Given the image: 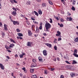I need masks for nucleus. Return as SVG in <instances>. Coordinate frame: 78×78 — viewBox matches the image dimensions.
<instances>
[{"instance_id":"nucleus-40","label":"nucleus","mask_w":78,"mask_h":78,"mask_svg":"<svg viewBox=\"0 0 78 78\" xmlns=\"http://www.w3.org/2000/svg\"><path fill=\"white\" fill-rule=\"evenodd\" d=\"M12 9H13V10H14V11H16H16H17V10H16V8H14V7H13L12 8Z\"/></svg>"},{"instance_id":"nucleus-56","label":"nucleus","mask_w":78,"mask_h":78,"mask_svg":"<svg viewBox=\"0 0 78 78\" xmlns=\"http://www.w3.org/2000/svg\"><path fill=\"white\" fill-rule=\"evenodd\" d=\"M21 16L22 17H25V16H24V15H21Z\"/></svg>"},{"instance_id":"nucleus-54","label":"nucleus","mask_w":78,"mask_h":78,"mask_svg":"<svg viewBox=\"0 0 78 78\" xmlns=\"http://www.w3.org/2000/svg\"><path fill=\"white\" fill-rule=\"evenodd\" d=\"M23 70H24V71H25L26 70H25V67H23V68H22Z\"/></svg>"},{"instance_id":"nucleus-13","label":"nucleus","mask_w":78,"mask_h":78,"mask_svg":"<svg viewBox=\"0 0 78 78\" xmlns=\"http://www.w3.org/2000/svg\"><path fill=\"white\" fill-rule=\"evenodd\" d=\"M14 44H10V45L9 46L10 48H13V47L14 46Z\"/></svg>"},{"instance_id":"nucleus-29","label":"nucleus","mask_w":78,"mask_h":78,"mask_svg":"<svg viewBox=\"0 0 78 78\" xmlns=\"http://www.w3.org/2000/svg\"><path fill=\"white\" fill-rule=\"evenodd\" d=\"M48 3H49V4H50V5H53V3L52 2H51V1H48Z\"/></svg>"},{"instance_id":"nucleus-60","label":"nucleus","mask_w":78,"mask_h":78,"mask_svg":"<svg viewBox=\"0 0 78 78\" xmlns=\"http://www.w3.org/2000/svg\"><path fill=\"white\" fill-rule=\"evenodd\" d=\"M27 25H30V23L28 21H27Z\"/></svg>"},{"instance_id":"nucleus-27","label":"nucleus","mask_w":78,"mask_h":78,"mask_svg":"<svg viewBox=\"0 0 78 78\" xmlns=\"http://www.w3.org/2000/svg\"><path fill=\"white\" fill-rule=\"evenodd\" d=\"M73 55L75 56V57H76V58H78V55L76 54H73Z\"/></svg>"},{"instance_id":"nucleus-9","label":"nucleus","mask_w":78,"mask_h":78,"mask_svg":"<svg viewBox=\"0 0 78 78\" xmlns=\"http://www.w3.org/2000/svg\"><path fill=\"white\" fill-rule=\"evenodd\" d=\"M72 20V18L71 17H67L66 18V20H67V21H71Z\"/></svg>"},{"instance_id":"nucleus-64","label":"nucleus","mask_w":78,"mask_h":78,"mask_svg":"<svg viewBox=\"0 0 78 78\" xmlns=\"http://www.w3.org/2000/svg\"><path fill=\"white\" fill-rule=\"evenodd\" d=\"M57 59L58 61H60V58H57Z\"/></svg>"},{"instance_id":"nucleus-5","label":"nucleus","mask_w":78,"mask_h":78,"mask_svg":"<svg viewBox=\"0 0 78 78\" xmlns=\"http://www.w3.org/2000/svg\"><path fill=\"white\" fill-rule=\"evenodd\" d=\"M28 35L29 36H32V32H31V31L30 30H28Z\"/></svg>"},{"instance_id":"nucleus-10","label":"nucleus","mask_w":78,"mask_h":78,"mask_svg":"<svg viewBox=\"0 0 78 78\" xmlns=\"http://www.w3.org/2000/svg\"><path fill=\"white\" fill-rule=\"evenodd\" d=\"M0 67L2 70H4V66L2 63L0 64Z\"/></svg>"},{"instance_id":"nucleus-8","label":"nucleus","mask_w":78,"mask_h":78,"mask_svg":"<svg viewBox=\"0 0 78 78\" xmlns=\"http://www.w3.org/2000/svg\"><path fill=\"white\" fill-rule=\"evenodd\" d=\"M45 45H47L48 47H49V48H51V44L49 43H45Z\"/></svg>"},{"instance_id":"nucleus-61","label":"nucleus","mask_w":78,"mask_h":78,"mask_svg":"<svg viewBox=\"0 0 78 78\" xmlns=\"http://www.w3.org/2000/svg\"><path fill=\"white\" fill-rule=\"evenodd\" d=\"M2 36H5V33L2 32Z\"/></svg>"},{"instance_id":"nucleus-50","label":"nucleus","mask_w":78,"mask_h":78,"mask_svg":"<svg viewBox=\"0 0 78 78\" xmlns=\"http://www.w3.org/2000/svg\"><path fill=\"white\" fill-rule=\"evenodd\" d=\"M31 19L32 20H35V19H34V18L32 17L31 18Z\"/></svg>"},{"instance_id":"nucleus-42","label":"nucleus","mask_w":78,"mask_h":78,"mask_svg":"<svg viewBox=\"0 0 78 78\" xmlns=\"http://www.w3.org/2000/svg\"><path fill=\"white\" fill-rule=\"evenodd\" d=\"M62 39L61 38V37L60 38L59 37L58 38V41H61Z\"/></svg>"},{"instance_id":"nucleus-16","label":"nucleus","mask_w":78,"mask_h":78,"mask_svg":"<svg viewBox=\"0 0 78 78\" xmlns=\"http://www.w3.org/2000/svg\"><path fill=\"white\" fill-rule=\"evenodd\" d=\"M10 40L11 42H12L13 43H14V44H16V42H15L14 41L13 39H12V38L10 39Z\"/></svg>"},{"instance_id":"nucleus-48","label":"nucleus","mask_w":78,"mask_h":78,"mask_svg":"<svg viewBox=\"0 0 78 78\" xmlns=\"http://www.w3.org/2000/svg\"><path fill=\"white\" fill-rule=\"evenodd\" d=\"M39 25L40 26H42V23L41 22L40 23Z\"/></svg>"},{"instance_id":"nucleus-53","label":"nucleus","mask_w":78,"mask_h":78,"mask_svg":"<svg viewBox=\"0 0 78 78\" xmlns=\"http://www.w3.org/2000/svg\"><path fill=\"white\" fill-rule=\"evenodd\" d=\"M6 58L8 59H10V58H9V56H6Z\"/></svg>"},{"instance_id":"nucleus-15","label":"nucleus","mask_w":78,"mask_h":78,"mask_svg":"<svg viewBox=\"0 0 78 78\" xmlns=\"http://www.w3.org/2000/svg\"><path fill=\"white\" fill-rule=\"evenodd\" d=\"M12 15H13V16H16V12L14 11H13L12 13Z\"/></svg>"},{"instance_id":"nucleus-7","label":"nucleus","mask_w":78,"mask_h":78,"mask_svg":"<svg viewBox=\"0 0 78 78\" xmlns=\"http://www.w3.org/2000/svg\"><path fill=\"white\" fill-rule=\"evenodd\" d=\"M43 53L44 56H47V51L46 50H44L43 51Z\"/></svg>"},{"instance_id":"nucleus-55","label":"nucleus","mask_w":78,"mask_h":78,"mask_svg":"<svg viewBox=\"0 0 78 78\" xmlns=\"http://www.w3.org/2000/svg\"><path fill=\"white\" fill-rule=\"evenodd\" d=\"M26 54L25 53H23V54H22V55H23V56H25Z\"/></svg>"},{"instance_id":"nucleus-35","label":"nucleus","mask_w":78,"mask_h":78,"mask_svg":"<svg viewBox=\"0 0 78 78\" xmlns=\"http://www.w3.org/2000/svg\"><path fill=\"white\" fill-rule=\"evenodd\" d=\"M49 19L50 20V21H49L50 23H52L53 22V21H52V19H51V18H50Z\"/></svg>"},{"instance_id":"nucleus-20","label":"nucleus","mask_w":78,"mask_h":78,"mask_svg":"<svg viewBox=\"0 0 78 78\" xmlns=\"http://www.w3.org/2000/svg\"><path fill=\"white\" fill-rule=\"evenodd\" d=\"M70 75L71 76V77H73V76H75V73H73L72 74H71Z\"/></svg>"},{"instance_id":"nucleus-21","label":"nucleus","mask_w":78,"mask_h":78,"mask_svg":"<svg viewBox=\"0 0 78 78\" xmlns=\"http://www.w3.org/2000/svg\"><path fill=\"white\" fill-rule=\"evenodd\" d=\"M33 22L34 23V24H37V25H38L39 24V23L36 21H34Z\"/></svg>"},{"instance_id":"nucleus-18","label":"nucleus","mask_w":78,"mask_h":78,"mask_svg":"<svg viewBox=\"0 0 78 78\" xmlns=\"http://www.w3.org/2000/svg\"><path fill=\"white\" fill-rule=\"evenodd\" d=\"M39 32V28L37 27H36V30L35 31V32L37 33H38Z\"/></svg>"},{"instance_id":"nucleus-14","label":"nucleus","mask_w":78,"mask_h":78,"mask_svg":"<svg viewBox=\"0 0 78 78\" xmlns=\"http://www.w3.org/2000/svg\"><path fill=\"white\" fill-rule=\"evenodd\" d=\"M38 59L39 61H40V62H42V58L41 57H38Z\"/></svg>"},{"instance_id":"nucleus-57","label":"nucleus","mask_w":78,"mask_h":78,"mask_svg":"<svg viewBox=\"0 0 78 78\" xmlns=\"http://www.w3.org/2000/svg\"><path fill=\"white\" fill-rule=\"evenodd\" d=\"M33 62H36V60L34 59L33 60Z\"/></svg>"},{"instance_id":"nucleus-11","label":"nucleus","mask_w":78,"mask_h":78,"mask_svg":"<svg viewBox=\"0 0 78 78\" xmlns=\"http://www.w3.org/2000/svg\"><path fill=\"white\" fill-rule=\"evenodd\" d=\"M4 29L5 30V31H7V30H8V28H7V25L4 24Z\"/></svg>"},{"instance_id":"nucleus-22","label":"nucleus","mask_w":78,"mask_h":78,"mask_svg":"<svg viewBox=\"0 0 78 78\" xmlns=\"http://www.w3.org/2000/svg\"><path fill=\"white\" fill-rule=\"evenodd\" d=\"M27 46L29 47H31V43H30V42H28L27 43Z\"/></svg>"},{"instance_id":"nucleus-33","label":"nucleus","mask_w":78,"mask_h":78,"mask_svg":"<svg viewBox=\"0 0 78 78\" xmlns=\"http://www.w3.org/2000/svg\"><path fill=\"white\" fill-rule=\"evenodd\" d=\"M74 53L75 54H76L77 53V50L76 49L74 50Z\"/></svg>"},{"instance_id":"nucleus-41","label":"nucleus","mask_w":78,"mask_h":78,"mask_svg":"<svg viewBox=\"0 0 78 78\" xmlns=\"http://www.w3.org/2000/svg\"><path fill=\"white\" fill-rule=\"evenodd\" d=\"M20 58H22L23 57V55H22V54L20 55Z\"/></svg>"},{"instance_id":"nucleus-31","label":"nucleus","mask_w":78,"mask_h":78,"mask_svg":"<svg viewBox=\"0 0 78 78\" xmlns=\"http://www.w3.org/2000/svg\"><path fill=\"white\" fill-rule=\"evenodd\" d=\"M60 21L61 22H64V20L62 18H61L60 19Z\"/></svg>"},{"instance_id":"nucleus-43","label":"nucleus","mask_w":78,"mask_h":78,"mask_svg":"<svg viewBox=\"0 0 78 78\" xmlns=\"http://www.w3.org/2000/svg\"><path fill=\"white\" fill-rule=\"evenodd\" d=\"M43 36H47V34L46 33H44L43 34Z\"/></svg>"},{"instance_id":"nucleus-12","label":"nucleus","mask_w":78,"mask_h":78,"mask_svg":"<svg viewBox=\"0 0 78 78\" xmlns=\"http://www.w3.org/2000/svg\"><path fill=\"white\" fill-rule=\"evenodd\" d=\"M38 11L39 14H40V15H41L42 14V12L41 11V10H40V9L38 10Z\"/></svg>"},{"instance_id":"nucleus-25","label":"nucleus","mask_w":78,"mask_h":78,"mask_svg":"<svg viewBox=\"0 0 78 78\" xmlns=\"http://www.w3.org/2000/svg\"><path fill=\"white\" fill-rule=\"evenodd\" d=\"M34 13H35V15H36L37 16H39V14L37 13V12H36V11H34Z\"/></svg>"},{"instance_id":"nucleus-34","label":"nucleus","mask_w":78,"mask_h":78,"mask_svg":"<svg viewBox=\"0 0 78 78\" xmlns=\"http://www.w3.org/2000/svg\"><path fill=\"white\" fill-rule=\"evenodd\" d=\"M35 27V26L34 25H32V30H33V28Z\"/></svg>"},{"instance_id":"nucleus-47","label":"nucleus","mask_w":78,"mask_h":78,"mask_svg":"<svg viewBox=\"0 0 78 78\" xmlns=\"http://www.w3.org/2000/svg\"><path fill=\"white\" fill-rule=\"evenodd\" d=\"M60 27H63V25L62 24H61L60 25Z\"/></svg>"},{"instance_id":"nucleus-1","label":"nucleus","mask_w":78,"mask_h":78,"mask_svg":"<svg viewBox=\"0 0 78 78\" xmlns=\"http://www.w3.org/2000/svg\"><path fill=\"white\" fill-rule=\"evenodd\" d=\"M45 27L46 30V31L49 32V30H48V29H50L51 28V24L47 22H46L45 24Z\"/></svg>"},{"instance_id":"nucleus-62","label":"nucleus","mask_w":78,"mask_h":78,"mask_svg":"<svg viewBox=\"0 0 78 78\" xmlns=\"http://www.w3.org/2000/svg\"><path fill=\"white\" fill-rule=\"evenodd\" d=\"M73 3L74 4H75V1H73Z\"/></svg>"},{"instance_id":"nucleus-23","label":"nucleus","mask_w":78,"mask_h":78,"mask_svg":"<svg viewBox=\"0 0 78 78\" xmlns=\"http://www.w3.org/2000/svg\"><path fill=\"white\" fill-rule=\"evenodd\" d=\"M30 72L31 73H33L34 72V69H30Z\"/></svg>"},{"instance_id":"nucleus-17","label":"nucleus","mask_w":78,"mask_h":78,"mask_svg":"<svg viewBox=\"0 0 78 78\" xmlns=\"http://www.w3.org/2000/svg\"><path fill=\"white\" fill-rule=\"evenodd\" d=\"M77 62H76V61L75 60H73V62H72V64H77Z\"/></svg>"},{"instance_id":"nucleus-26","label":"nucleus","mask_w":78,"mask_h":78,"mask_svg":"<svg viewBox=\"0 0 78 78\" xmlns=\"http://www.w3.org/2000/svg\"><path fill=\"white\" fill-rule=\"evenodd\" d=\"M31 2H30V1H28L27 3V5H30V3Z\"/></svg>"},{"instance_id":"nucleus-51","label":"nucleus","mask_w":78,"mask_h":78,"mask_svg":"<svg viewBox=\"0 0 78 78\" xmlns=\"http://www.w3.org/2000/svg\"><path fill=\"white\" fill-rule=\"evenodd\" d=\"M57 20H59V18H58V17H56L55 18Z\"/></svg>"},{"instance_id":"nucleus-6","label":"nucleus","mask_w":78,"mask_h":78,"mask_svg":"<svg viewBox=\"0 0 78 78\" xmlns=\"http://www.w3.org/2000/svg\"><path fill=\"white\" fill-rule=\"evenodd\" d=\"M13 25H16V24H17V25H19V22L18 21H13Z\"/></svg>"},{"instance_id":"nucleus-52","label":"nucleus","mask_w":78,"mask_h":78,"mask_svg":"<svg viewBox=\"0 0 78 78\" xmlns=\"http://www.w3.org/2000/svg\"><path fill=\"white\" fill-rule=\"evenodd\" d=\"M36 1H37V2H41V0H36Z\"/></svg>"},{"instance_id":"nucleus-38","label":"nucleus","mask_w":78,"mask_h":78,"mask_svg":"<svg viewBox=\"0 0 78 78\" xmlns=\"http://www.w3.org/2000/svg\"><path fill=\"white\" fill-rule=\"evenodd\" d=\"M72 9L73 10V11H75V9L74 7H73V6H72Z\"/></svg>"},{"instance_id":"nucleus-37","label":"nucleus","mask_w":78,"mask_h":78,"mask_svg":"<svg viewBox=\"0 0 78 78\" xmlns=\"http://www.w3.org/2000/svg\"><path fill=\"white\" fill-rule=\"evenodd\" d=\"M54 48L55 50H57V47L56 46H54Z\"/></svg>"},{"instance_id":"nucleus-39","label":"nucleus","mask_w":78,"mask_h":78,"mask_svg":"<svg viewBox=\"0 0 78 78\" xmlns=\"http://www.w3.org/2000/svg\"><path fill=\"white\" fill-rule=\"evenodd\" d=\"M65 62H66V63H67V64H70V63L67 61H65Z\"/></svg>"},{"instance_id":"nucleus-36","label":"nucleus","mask_w":78,"mask_h":78,"mask_svg":"<svg viewBox=\"0 0 78 78\" xmlns=\"http://www.w3.org/2000/svg\"><path fill=\"white\" fill-rule=\"evenodd\" d=\"M33 76L34 78H37V77L36 75H33Z\"/></svg>"},{"instance_id":"nucleus-19","label":"nucleus","mask_w":78,"mask_h":78,"mask_svg":"<svg viewBox=\"0 0 78 78\" xmlns=\"http://www.w3.org/2000/svg\"><path fill=\"white\" fill-rule=\"evenodd\" d=\"M74 41L75 42H78V37L76 38Z\"/></svg>"},{"instance_id":"nucleus-46","label":"nucleus","mask_w":78,"mask_h":78,"mask_svg":"<svg viewBox=\"0 0 78 78\" xmlns=\"http://www.w3.org/2000/svg\"><path fill=\"white\" fill-rule=\"evenodd\" d=\"M55 70V68H51V71H53V70Z\"/></svg>"},{"instance_id":"nucleus-2","label":"nucleus","mask_w":78,"mask_h":78,"mask_svg":"<svg viewBox=\"0 0 78 78\" xmlns=\"http://www.w3.org/2000/svg\"><path fill=\"white\" fill-rule=\"evenodd\" d=\"M10 2L12 3V4H14V3H17V0H9Z\"/></svg>"},{"instance_id":"nucleus-3","label":"nucleus","mask_w":78,"mask_h":78,"mask_svg":"<svg viewBox=\"0 0 78 78\" xmlns=\"http://www.w3.org/2000/svg\"><path fill=\"white\" fill-rule=\"evenodd\" d=\"M57 34H56V36H59L60 37H61V32L59 31H57Z\"/></svg>"},{"instance_id":"nucleus-49","label":"nucleus","mask_w":78,"mask_h":78,"mask_svg":"<svg viewBox=\"0 0 78 78\" xmlns=\"http://www.w3.org/2000/svg\"><path fill=\"white\" fill-rule=\"evenodd\" d=\"M67 14L69 15V16H70L71 15V14H70V13H69V12H67Z\"/></svg>"},{"instance_id":"nucleus-32","label":"nucleus","mask_w":78,"mask_h":78,"mask_svg":"<svg viewBox=\"0 0 78 78\" xmlns=\"http://www.w3.org/2000/svg\"><path fill=\"white\" fill-rule=\"evenodd\" d=\"M44 72L45 74H47V73H48V72H47V70H44Z\"/></svg>"},{"instance_id":"nucleus-24","label":"nucleus","mask_w":78,"mask_h":78,"mask_svg":"<svg viewBox=\"0 0 78 78\" xmlns=\"http://www.w3.org/2000/svg\"><path fill=\"white\" fill-rule=\"evenodd\" d=\"M42 7H45L46 6V4L45 3H43L42 4Z\"/></svg>"},{"instance_id":"nucleus-4","label":"nucleus","mask_w":78,"mask_h":78,"mask_svg":"<svg viewBox=\"0 0 78 78\" xmlns=\"http://www.w3.org/2000/svg\"><path fill=\"white\" fill-rule=\"evenodd\" d=\"M36 65L37 64L35 62L32 63L31 64V67H36Z\"/></svg>"},{"instance_id":"nucleus-44","label":"nucleus","mask_w":78,"mask_h":78,"mask_svg":"<svg viewBox=\"0 0 78 78\" xmlns=\"http://www.w3.org/2000/svg\"><path fill=\"white\" fill-rule=\"evenodd\" d=\"M16 31L17 32H20V30L19 29H17Z\"/></svg>"},{"instance_id":"nucleus-59","label":"nucleus","mask_w":78,"mask_h":78,"mask_svg":"<svg viewBox=\"0 0 78 78\" xmlns=\"http://www.w3.org/2000/svg\"><path fill=\"white\" fill-rule=\"evenodd\" d=\"M60 78H64V76L62 75H61L60 76Z\"/></svg>"},{"instance_id":"nucleus-28","label":"nucleus","mask_w":78,"mask_h":78,"mask_svg":"<svg viewBox=\"0 0 78 78\" xmlns=\"http://www.w3.org/2000/svg\"><path fill=\"white\" fill-rule=\"evenodd\" d=\"M5 47L6 48L7 50H8V48H10V47H9L8 46L6 45H5Z\"/></svg>"},{"instance_id":"nucleus-63","label":"nucleus","mask_w":78,"mask_h":78,"mask_svg":"<svg viewBox=\"0 0 78 78\" xmlns=\"http://www.w3.org/2000/svg\"><path fill=\"white\" fill-rule=\"evenodd\" d=\"M16 65L17 66H20V65H19V64H18V63H16Z\"/></svg>"},{"instance_id":"nucleus-58","label":"nucleus","mask_w":78,"mask_h":78,"mask_svg":"<svg viewBox=\"0 0 78 78\" xmlns=\"http://www.w3.org/2000/svg\"><path fill=\"white\" fill-rule=\"evenodd\" d=\"M15 58H17V57H18V55H15Z\"/></svg>"},{"instance_id":"nucleus-45","label":"nucleus","mask_w":78,"mask_h":78,"mask_svg":"<svg viewBox=\"0 0 78 78\" xmlns=\"http://www.w3.org/2000/svg\"><path fill=\"white\" fill-rule=\"evenodd\" d=\"M39 29H40V30H42V26H40L39 27Z\"/></svg>"},{"instance_id":"nucleus-30","label":"nucleus","mask_w":78,"mask_h":78,"mask_svg":"<svg viewBox=\"0 0 78 78\" xmlns=\"http://www.w3.org/2000/svg\"><path fill=\"white\" fill-rule=\"evenodd\" d=\"M18 36H23V34L21 33H19L18 34Z\"/></svg>"}]
</instances>
